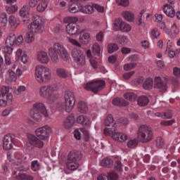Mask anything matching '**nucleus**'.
<instances>
[{
  "label": "nucleus",
  "instance_id": "f257e3e1",
  "mask_svg": "<svg viewBox=\"0 0 180 180\" xmlns=\"http://www.w3.org/2000/svg\"><path fill=\"white\" fill-rule=\"evenodd\" d=\"M49 57L54 64L58 63V54L63 61L70 60V54L67 49L59 43H55L53 47L49 49Z\"/></svg>",
  "mask_w": 180,
  "mask_h": 180
},
{
  "label": "nucleus",
  "instance_id": "f03ea898",
  "mask_svg": "<svg viewBox=\"0 0 180 180\" xmlns=\"http://www.w3.org/2000/svg\"><path fill=\"white\" fill-rule=\"evenodd\" d=\"M57 91H58L57 84L44 85L39 88V94L41 98L48 99L50 103H53L57 101V95H56Z\"/></svg>",
  "mask_w": 180,
  "mask_h": 180
},
{
  "label": "nucleus",
  "instance_id": "7ed1b4c3",
  "mask_svg": "<svg viewBox=\"0 0 180 180\" xmlns=\"http://www.w3.org/2000/svg\"><path fill=\"white\" fill-rule=\"evenodd\" d=\"M35 79L39 84H47L51 81V70L46 66L37 65L35 67Z\"/></svg>",
  "mask_w": 180,
  "mask_h": 180
},
{
  "label": "nucleus",
  "instance_id": "20e7f679",
  "mask_svg": "<svg viewBox=\"0 0 180 180\" xmlns=\"http://www.w3.org/2000/svg\"><path fill=\"white\" fill-rule=\"evenodd\" d=\"M137 134L141 143H150L154 139L153 128L146 124H142L139 127Z\"/></svg>",
  "mask_w": 180,
  "mask_h": 180
},
{
  "label": "nucleus",
  "instance_id": "39448f33",
  "mask_svg": "<svg viewBox=\"0 0 180 180\" xmlns=\"http://www.w3.org/2000/svg\"><path fill=\"white\" fill-rule=\"evenodd\" d=\"M81 160H82V153L78 150H72L68 155L66 167L70 171H75L79 167L78 161H81Z\"/></svg>",
  "mask_w": 180,
  "mask_h": 180
},
{
  "label": "nucleus",
  "instance_id": "423d86ee",
  "mask_svg": "<svg viewBox=\"0 0 180 180\" xmlns=\"http://www.w3.org/2000/svg\"><path fill=\"white\" fill-rule=\"evenodd\" d=\"M72 57L78 67H84L86 64V58H85L84 52L77 48L72 50Z\"/></svg>",
  "mask_w": 180,
  "mask_h": 180
},
{
  "label": "nucleus",
  "instance_id": "0eeeda50",
  "mask_svg": "<svg viewBox=\"0 0 180 180\" xmlns=\"http://www.w3.org/2000/svg\"><path fill=\"white\" fill-rule=\"evenodd\" d=\"M105 136H110L112 140L119 143H124L127 141V134L122 132H117V129H104Z\"/></svg>",
  "mask_w": 180,
  "mask_h": 180
},
{
  "label": "nucleus",
  "instance_id": "6e6552de",
  "mask_svg": "<svg viewBox=\"0 0 180 180\" xmlns=\"http://www.w3.org/2000/svg\"><path fill=\"white\" fill-rule=\"evenodd\" d=\"M75 94L71 91H67L65 94V112L70 113L72 112L74 106H75Z\"/></svg>",
  "mask_w": 180,
  "mask_h": 180
},
{
  "label": "nucleus",
  "instance_id": "1a4fd4ad",
  "mask_svg": "<svg viewBox=\"0 0 180 180\" xmlns=\"http://www.w3.org/2000/svg\"><path fill=\"white\" fill-rule=\"evenodd\" d=\"M29 29L31 32L35 34H40L44 32V26L41 23V18L40 16H36L34 18V21L31 22Z\"/></svg>",
  "mask_w": 180,
  "mask_h": 180
},
{
  "label": "nucleus",
  "instance_id": "9d476101",
  "mask_svg": "<svg viewBox=\"0 0 180 180\" xmlns=\"http://www.w3.org/2000/svg\"><path fill=\"white\" fill-rule=\"evenodd\" d=\"M114 30L116 32H123L124 33H129L131 30V26L127 22L123 21L122 18H116L114 21Z\"/></svg>",
  "mask_w": 180,
  "mask_h": 180
},
{
  "label": "nucleus",
  "instance_id": "9b49d317",
  "mask_svg": "<svg viewBox=\"0 0 180 180\" xmlns=\"http://www.w3.org/2000/svg\"><path fill=\"white\" fill-rule=\"evenodd\" d=\"M105 86L104 81H96L90 83H87L84 86V89L87 91H91L94 94H97Z\"/></svg>",
  "mask_w": 180,
  "mask_h": 180
},
{
  "label": "nucleus",
  "instance_id": "f8f14e48",
  "mask_svg": "<svg viewBox=\"0 0 180 180\" xmlns=\"http://www.w3.org/2000/svg\"><path fill=\"white\" fill-rule=\"evenodd\" d=\"M23 43V36L19 35L16 38L15 34H10L6 39V46H20Z\"/></svg>",
  "mask_w": 180,
  "mask_h": 180
},
{
  "label": "nucleus",
  "instance_id": "ddd939ff",
  "mask_svg": "<svg viewBox=\"0 0 180 180\" xmlns=\"http://www.w3.org/2000/svg\"><path fill=\"white\" fill-rule=\"evenodd\" d=\"M36 135L40 140H47L49 136L51 133V127L46 125L42 127H39L35 131Z\"/></svg>",
  "mask_w": 180,
  "mask_h": 180
},
{
  "label": "nucleus",
  "instance_id": "4468645a",
  "mask_svg": "<svg viewBox=\"0 0 180 180\" xmlns=\"http://www.w3.org/2000/svg\"><path fill=\"white\" fill-rule=\"evenodd\" d=\"M26 146L27 147H30V146H32V147H36L37 148H43V146H44V142L41 141V139H39L37 136L30 134L28 135V143H26Z\"/></svg>",
  "mask_w": 180,
  "mask_h": 180
},
{
  "label": "nucleus",
  "instance_id": "2eb2a0df",
  "mask_svg": "<svg viewBox=\"0 0 180 180\" xmlns=\"http://www.w3.org/2000/svg\"><path fill=\"white\" fill-rule=\"evenodd\" d=\"M13 135L8 134L4 136L3 139V148L4 150H11L13 147Z\"/></svg>",
  "mask_w": 180,
  "mask_h": 180
},
{
  "label": "nucleus",
  "instance_id": "dca6fc26",
  "mask_svg": "<svg viewBox=\"0 0 180 180\" xmlns=\"http://www.w3.org/2000/svg\"><path fill=\"white\" fill-rule=\"evenodd\" d=\"M105 126L108 128H105V130H117V125L116 124V122L113 120V117L112 115H109L107 116L105 122Z\"/></svg>",
  "mask_w": 180,
  "mask_h": 180
},
{
  "label": "nucleus",
  "instance_id": "f3484780",
  "mask_svg": "<svg viewBox=\"0 0 180 180\" xmlns=\"http://www.w3.org/2000/svg\"><path fill=\"white\" fill-rule=\"evenodd\" d=\"M154 88L159 89L163 94L164 92H167V84L162 82V79L160 77H155Z\"/></svg>",
  "mask_w": 180,
  "mask_h": 180
},
{
  "label": "nucleus",
  "instance_id": "a211bd4d",
  "mask_svg": "<svg viewBox=\"0 0 180 180\" xmlns=\"http://www.w3.org/2000/svg\"><path fill=\"white\" fill-rule=\"evenodd\" d=\"M33 110L35 112H41L44 117H49V111H47V109L43 103H37L34 104Z\"/></svg>",
  "mask_w": 180,
  "mask_h": 180
},
{
  "label": "nucleus",
  "instance_id": "6ab92c4d",
  "mask_svg": "<svg viewBox=\"0 0 180 180\" xmlns=\"http://www.w3.org/2000/svg\"><path fill=\"white\" fill-rule=\"evenodd\" d=\"M66 32L70 36H75L79 32V26L76 23H68L66 26Z\"/></svg>",
  "mask_w": 180,
  "mask_h": 180
},
{
  "label": "nucleus",
  "instance_id": "aec40b11",
  "mask_svg": "<svg viewBox=\"0 0 180 180\" xmlns=\"http://www.w3.org/2000/svg\"><path fill=\"white\" fill-rule=\"evenodd\" d=\"M79 41L80 44H89L91 41V34L82 30L79 32Z\"/></svg>",
  "mask_w": 180,
  "mask_h": 180
},
{
  "label": "nucleus",
  "instance_id": "412c9836",
  "mask_svg": "<svg viewBox=\"0 0 180 180\" xmlns=\"http://www.w3.org/2000/svg\"><path fill=\"white\" fill-rule=\"evenodd\" d=\"M37 59L39 63H41V64H49V61H50L47 52L44 51L38 52Z\"/></svg>",
  "mask_w": 180,
  "mask_h": 180
},
{
  "label": "nucleus",
  "instance_id": "4be33fe9",
  "mask_svg": "<svg viewBox=\"0 0 180 180\" xmlns=\"http://www.w3.org/2000/svg\"><path fill=\"white\" fill-rule=\"evenodd\" d=\"M77 123L88 127L91 125V120L86 115H79L76 119Z\"/></svg>",
  "mask_w": 180,
  "mask_h": 180
},
{
  "label": "nucleus",
  "instance_id": "5701e85b",
  "mask_svg": "<svg viewBox=\"0 0 180 180\" xmlns=\"http://www.w3.org/2000/svg\"><path fill=\"white\" fill-rule=\"evenodd\" d=\"M74 123H75V119L72 116H68L63 121V126L65 129H71L74 126Z\"/></svg>",
  "mask_w": 180,
  "mask_h": 180
},
{
  "label": "nucleus",
  "instance_id": "b1692460",
  "mask_svg": "<svg viewBox=\"0 0 180 180\" xmlns=\"http://www.w3.org/2000/svg\"><path fill=\"white\" fill-rule=\"evenodd\" d=\"M163 12L167 16H169V18H174V16H175V10H174V8L169 4L165 5Z\"/></svg>",
  "mask_w": 180,
  "mask_h": 180
},
{
  "label": "nucleus",
  "instance_id": "393cba45",
  "mask_svg": "<svg viewBox=\"0 0 180 180\" xmlns=\"http://www.w3.org/2000/svg\"><path fill=\"white\" fill-rule=\"evenodd\" d=\"M112 105L115 106H129L130 103L123 98H115L112 100Z\"/></svg>",
  "mask_w": 180,
  "mask_h": 180
},
{
  "label": "nucleus",
  "instance_id": "a878e982",
  "mask_svg": "<svg viewBox=\"0 0 180 180\" xmlns=\"http://www.w3.org/2000/svg\"><path fill=\"white\" fill-rule=\"evenodd\" d=\"M8 23L13 29H16L18 26H19L20 21L19 20V18H18V17L15 15H11L8 18Z\"/></svg>",
  "mask_w": 180,
  "mask_h": 180
},
{
  "label": "nucleus",
  "instance_id": "bb28decb",
  "mask_svg": "<svg viewBox=\"0 0 180 180\" xmlns=\"http://www.w3.org/2000/svg\"><path fill=\"white\" fill-rule=\"evenodd\" d=\"M56 75L59 77V78H63L65 79L68 78V72L64 69V68H57L56 69Z\"/></svg>",
  "mask_w": 180,
  "mask_h": 180
},
{
  "label": "nucleus",
  "instance_id": "cd10ccee",
  "mask_svg": "<svg viewBox=\"0 0 180 180\" xmlns=\"http://www.w3.org/2000/svg\"><path fill=\"white\" fill-rule=\"evenodd\" d=\"M77 110L80 113H88L89 108L86 103L84 101H79L77 104Z\"/></svg>",
  "mask_w": 180,
  "mask_h": 180
},
{
  "label": "nucleus",
  "instance_id": "c85d7f7f",
  "mask_svg": "<svg viewBox=\"0 0 180 180\" xmlns=\"http://www.w3.org/2000/svg\"><path fill=\"white\" fill-rule=\"evenodd\" d=\"M137 103L139 106H147L150 103V99L146 96H141L138 98Z\"/></svg>",
  "mask_w": 180,
  "mask_h": 180
},
{
  "label": "nucleus",
  "instance_id": "c756f323",
  "mask_svg": "<svg viewBox=\"0 0 180 180\" xmlns=\"http://www.w3.org/2000/svg\"><path fill=\"white\" fill-rule=\"evenodd\" d=\"M100 164L101 167H104L105 168H111V167H113V160L109 158H105L101 160Z\"/></svg>",
  "mask_w": 180,
  "mask_h": 180
},
{
  "label": "nucleus",
  "instance_id": "7c9ffc66",
  "mask_svg": "<svg viewBox=\"0 0 180 180\" xmlns=\"http://www.w3.org/2000/svg\"><path fill=\"white\" fill-rule=\"evenodd\" d=\"M79 12L82 13H92L94 12V6H79Z\"/></svg>",
  "mask_w": 180,
  "mask_h": 180
},
{
  "label": "nucleus",
  "instance_id": "2f4dec72",
  "mask_svg": "<svg viewBox=\"0 0 180 180\" xmlns=\"http://www.w3.org/2000/svg\"><path fill=\"white\" fill-rule=\"evenodd\" d=\"M124 98L127 99V101H130L131 102H134L136 99H137V94L133 92H126L124 94Z\"/></svg>",
  "mask_w": 180,
  "mask_h": 180
},
{
  "label": "nucleus",
  "instance_id": "473e14b6",
  "mask_svg": "<svg viewBox=\"0 0 180 180\" xmlns=\"http://www.w3.org/2000/svg\"><path fill=\"white\" fill-rule=\"evenodd\" d=\"M122 16L127 22H133L134 20V14L130 11H123Z\"/></svg>",
  "mask_w": 180,
  "mask_h": 180
},
{
  "label": "nucleus",
  "instance_id": "72a5a7b5",
  "mask_svg": "<svg viewBox=\"0 0 180 180\" xmlns=\"http://www.w3.org/2000/svg\"><path fill=\"white\" fill-rule=\"evenodd\" d=\"M34 39H36V34L30 30V32L25 35L26 43H32V41H34Z\"/></svg>",
  "mask_w": 180,
  "mask_h": 180
},
{
  "label": "nucleus",
  "instance_id": "f704fd0d",
  "mask_svg": "<svg viewBox=\"0 0 180 180\" xmlns=\"http://www.w3.org/2000/svg\"><path fill=\"white\" fill-rule=\"evenodd\" d=\"M153 79L148 77L143 82V89H146V90L151 89V88H153Z\"/></svg>",
  "mask_w": 180,
  "mask_h": 180
},
{
  "label": "nucleus",
  "instance_id": "c9c22d12",
  "mask_svg": "<svg viewBox=\"0 0 180 180\" xmlns=\"http://www.w3.org/2000/svg\"><path fill=\"white\" fill-rule=\"evenodd\" d=\"M40 113L41 112H40L39 111H35L32 109L30 112L31 117L34 119V120H41V115Z\"/></svg>",
  "mask_w": 180,
  "mask_h": 180
},
{
  "label": "nucleus",
  "instance_id": "e433bc0d",
  "mask_svg": "<svg viewBox=\"0 0 180 180\" xmlns=\"http://www.w3.org/2000/svg\"><path fill=\"white\" fill-rule=\"evenodd\" d=\"M138 145L139 140L136 139H130L127 143L128 148H135V147H137Z\"/></svg>",
  "mask_w": 180,
  "mask_h": 180
},
{
  "label": "nucleus",
  "instance_id": "4c0bfd02",
  "mask_svg": "<svg viewBox=\"0 0 180 180\" xmlns=\"http://www.w3.org/2000/svg\"><path fill=\"white\" fill-rule=\"evenodd\" d=\"M119 50V46L116 44H110L108 46V51L110 53V54H112V53H115V51H117Z\"/></svg>",
  "mask_w": 180,
  "mask_h": 180
},
{
  "label": "nucleus",
  "instance_id": "58836bf2",
  "mask_svg": "<svg viewBox=\"0 0 180 180\" xmlns=\"http://www.w3.org/2000/svg\"><path fill=\"white\" fill-rule=\"evenodd\" d=\"M46 8H47V3L46 1H42V2L37 6V12H44L46 11Z\"/></svg>",
  "mask_w": 180,
  "mask_h": 180
},
{
  "label": "nucleus",
  "instance_id": "ea45409f",
  "mask_svg": "<svg viewBox=\"0 0 180 180\" xmlns=\"http://www.w3.org/2000/svg\"><path fill=\"white\" fill-rule=\"evenodd\" d=\"M17 180H34L33 176L25 174H18L16 176Z\"/></svg>",
  "mask_w": 180,
  "mask_h": 180
},
{
  "label": "nucleus",
  "instance_id": "a19ab883",
  "mask_svg": "<svg viewBox=\"0 0 180 180\" xmlns=\"http://www.w3.org/2000/svg\"><path fill=\"white\" fill-rule=\"evenodd\" d=\"M18 6L16 5H13L10 6H6V11L7 13L11 14V13H15V12H18Z\"/></svg>",
  "mask_w": 180,
  "mask_h": 180
},
{
  "label": "nucleus",
  "instance_id": "79ce46f5",
  "mask_svg": "<svg viewBox=\"0 0 180 180\" xmlns=\"http://www.w3.org/2000/svg\"><path fill=\"white\" fill-rule=\"evenodd\" d=\"M68 11L70 13H77L79 12V6L75 4H71L68 6Z\"/></svg>",
  "mask_w": 180,
  "mask_h": 180
},
{
  "label": "nucleus",
  "instance_id": "37998d69",
  "mask_svg": "<svg viewBox=\"0 0 180 180\" xmlns=\"http://www.w3.org/2000/svg\"><path fill=\"white\" fill-rule=\"evenodd\" d=\"M4 53L5 56H11L13 53V48L12 46L6 45L4 48Z\"/></svg>",
  "mask_w": 180,
  "mask_h": 180
},
{
  "label": "nucleus",
  "instance_id": "c03bdc74",
  "mask_svg": "<svg viewBox=\"0 0 180 180\" xmlns=\"http://www.w3.org/2000/svg\"><path fill=\"white\" fill-rule=\"evenodd\" d=\"M8 75H9L10 81L11 82H16V79H18L16 73H15V72H13L12 70H8Z\"/></svg>",
  "mask_w": 180,
  "mask_h": 180
},
{
  "label": "nucleus",
  "instance_id": "a18cd8bd",
  "mask_svg": "<svg viewBox=\"0 0 180 180\" xmlns=\"http://www.w3.org/2000/svg\"><path fill=\"white\" fill-rule=\"evenodd\" d=\"M0 22L3 26H6V23H8V15L5 13H1Z\"/></svg>",
  "mask_w": 180,
  "mask_h": 180
},
{
  "label": "nucleus",
  "instance_id": "49530a36",
  "mask_svg": "<svg viewBox=\"0 0 180 180\" xmlns=\"http://www.w3.org/2000/svg\"><path fill=\"white\" fill-rule=\"evenodd\" d=\"M93 53L94 56H99L101 54V46L98 44H95L92 47Z\"/></svg>",
  "mask_w": 180,
  "mask_h": 180
},
{
  "label": "nucleus",
  "instance_id": "de8ad7c7",
  "mask_svg": "<svg viewBox=\"0 0 180 180\" xmlns=\"http://www.w3.org/2000/svg\"><path fill=\"white\" fill-rule=\"evenodd\" d=\"M9 92V87L3 86L0 88V98H4Z\"/></svg>",
  "mask_w": 180,
  "mask_h": 180
},
{
  "label": "nucleus",
  "instance_id": "09e8293b",
  "mask_svg": "<svg viewBox=\"0 0 180 180\" xmlns=\"http://www.w3.org/2000/svg\"><path fill=\"white\" fill-rule=\"evenodd\" d=\"M150 36L152 39H158V37H160V32H158V29L153 28L150 31Z\"/></svg>",
  "mask_w": 180,
  "mask_h": 180
},
{
  "label": "nucleus",
  "instance_id": "8fccbe9b",
  "mask_svg": "<svg viewBox=\"0 0 180 180\" xmlns=\"http://www.w3.org/2000/svg\"><path fill=\"white\" fill-rule=\"evenodd\" d=\"M136 63H127L124 65V70L125 71H130V70H133V68H136Z\"/></svg>",
  "mask_w": 180,
  "mask_h": 180
},
{
  "label": "nucleus",
  "instance_id": "3c124183",
  "mask_svg": "<svg viewBox=\"0 0 180 180\" xmlns=\"http://www.w3.org/2000/svg\"><path fill=\"white\" fill-rule=\"evenodd\" d=\"M164 146V139L161 137H158L156 139V146L158 148H162Z\"/></svg>",
  "mask_w": 180,
  "mask_h": 180
},
{
  "label": "nucleus",
  "instance_id": "603ef678",
  "mask_svg": "<svg viewBox=\"0 0 180 180\" xmlns=\"http://www.w3.org/2000/svg\"><path fill=\"white\" fill-rule=\"evenodd\" d=\"M171 32L175 36H176V34H179V28H178V27L176 26V23H174L172 25Z\"/></svg>",
  "mask_w": 180,
  "mask_h": 180
},
{
  "label": "nucleus",
  "instance_id": "864d4df0",
  "mask_svg": "<svg viewBox=\"0 0 180 180\" xmlns=\"http://www.w3.org/2000/svg\"><path fill=\"white\" fill-rule=\"evenodd\" d=\"M68 41H69V43H71V44H72L73 46H76L77 47H81V42H78V41H77L76 39L68 37Z\"/></svg>",
  "mask_w": 180,
  "mask_h": 180
},
{
  "label": "nucleus",
  "instance_id": "5fc2aeb1",
  "mask_svg": "<svg viewBox=\"0 0 180 180\" xmlns=\"http://www.w3.org/2000/svg\"><path fill=\"white\" fill-rule=\"evenodd\" d=\"M93 8L100 13H103V12H105V8L102 6H99L98 4H93Z\"/></svg>",
  "mask_w": 180,
  "mask_h": 180
},
{
  "label": "nucleus",
  "instance_id": "6e6d98bb",
  "mask_svg": "<svg viewBox=\"0 0 180 180\" xmlns=\"http://www.w3.org/2000/svg\"><path fill=\"white\" fill-rule=\"evenodd\" d=\"M175 123V120H167V121H162L160 122V124L162 126H172Z\"/></svg>",
  "mask_w": 180,
  "mask_h": 180
},
{
  "label": "nucleus",
  "instance_id": "4d7b16f0",
  "mask_svg": "<svg viewBox=\"0 0 180 180\" xmlns=\"http://www.w3.org/2000/svg\"><path fill=\"white\" fill-rule=\"evenodd\" d=\"M25 91H26V87L25 86H20L14 91V94H15V95H19L20 94H22V92H25Z\"/></svg>",
  "mask_w": 180,
  "mask_h": 180
},
{
  "label": "nucleus",
  "instance_id": "13d9d810",
  "mask_svg": "<svg viewBox=\"0 0 180 180\" xmlns=\"http://www.w3.org/2000/svg\"><path fill=\"white\" fill-rule=\"evenodd\" d=\"M27 12V6H24L20 10V15L22 16V18H26Z\"/></svg>",
  "mask_w": 180,
  "mask_h": 180
},
{
  "label": "nucleus",
  "instance_id": "bf43d9fd",
  "mask_svg": "<svg viewBox=\"0 0 180 180\" xmlns=\"http://www.w3.org/2000/svg\"><path fill=\"white\" fill-rule=\"evenodd\" d=\"M116 2L120 6H129V0H116Z\"/></svg>",
  "mask_w": 180,
  "mask_h": 180
},
{
  "label": "nucleus",
  "instance_id": "052dcab7",
  "mask_svg": "<svg viewBox=\"0 0 180 180\" xmlns=\"http://www.w3.org/2000/svg\"><path fill=\"white\" fill-rule=\"evenodd\" d=\"M135 72L134 71H131L127 73H124L123 75V78L124 79H130V78L131 77H133V75H134Z\"/></svg>",
  "mask_w": 180,
  "mask_h": 180
},
{
  "label": "nucleus",
  "instance_id": "680f3d73",
  "mask_svg": "<svg viewBox=\"0 0 180 180\" xmlns=\"http://www.w3.org/2000/svg\"><path fill=\"white\" fill-rule=\"evenodd\" d=\"M78 22L77 17H68L67 23H77Z\"/></svg>",
  "mask_w": 180,
  "mask_h": 180
},
{
  "label": "nucleus",
  "instance_id": "e2e57ef3",
  "mask_svg": "<svg viewBox=\"0 0 180 180\" xmlns=\"http://www.w3.org/2000/svg\"><path fill=\"white\" fill-rule=\"evenodd\" d=\"M96 39L97 41H100L101 43H102V41H103V33L102 32L97 33Z\"/></svg>",
  "mask_w": 180,
  "mask_h": 180
},
{
  "label": "nucleus",
  "instance_id": "0e129e2a",
  "mask_svg": "<svg viewBox=\"0 0 180 180\" xmlns=\"http://www.w3.org/2000/svg\"><path fill=\"white\" fill-rule=\"evenodd\" d=\"M11 112H12V108H7L2 112V116H4V117L9 116V115H11Z\"/></svg>",
  "mask_w": 180,
  "mask_h": 180
},
{
  "label": "nucleus",
  "instance_id": "69168bd1",
  "mask_svg": "<svg viewBox=\"0 0 180 180\" xmlns=\"http://www.w3.org/2000/svg\"><path fill=\"white\" fill-rule=\"evenodd\" d=\"M117 177H118L117 174L115 173L114 172H110L108 174V178L110 180H116L117 179Z\"/></svg>",
  "mask_w": 180,
  "mask_h": 180
},
{
  "label": "nucleus",
  "instance_id": "338daca9",
  "mask_svg": "<svg viewBox=\"0 0 180 180\" xmlns=\"http://www.w3.org/2000/svg\"><path fill=\"white\" fill-rule=\"evenodd\" d=\"M122 162L119 160H117L115 164V168L117 171H122Z\"/></svg>",
  "mask_w": 180,
  "mask_h": 180
},
{
  "label": "nucleus",
  "instance_id": "774afa93",
  "mask_svg": "<svg viewBox=\"0 0 180 180\" xmlns=\"http://www.w3.org/2000/svg\"><path fill=\"white\" fill-rule=\"evenodd\" d=\"M173 72H174V75H175V77H180V68H174L173 69Z\"/></svg>",
  "mask_w": 180,
  "mask_h": 180
}]
</instances>
